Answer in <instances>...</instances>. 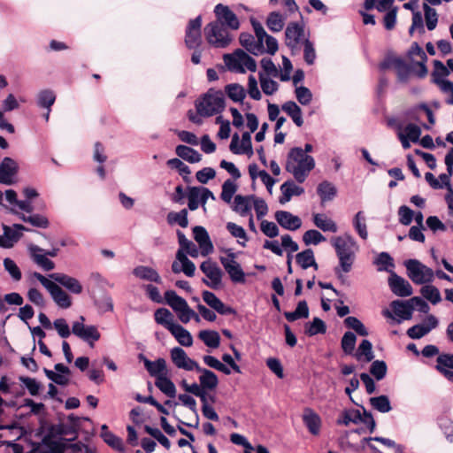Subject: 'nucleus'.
Masks as SVG:
<instances>
[{"label":"nucleus","mask_w":453,"mask_h":453,"mask_svg":"<svg viewBox=\"0 0 453 453\" xmlns=\"http://www.w3.org/2000/svg\"><path fill=\"white\" fill-rule=\"evenodd\" d=\"M331 243L339 259V266L334 269V272L338 278L342 279V273H348L351 271L358 245L349 234L333 237Z\"/></svg>","instance_id":"nucleus-1"},{"label":"nucleus","mask_w":453,"mask_h":453,"mask_svg":"<svg viewBox=\"0 0 453 453\" xmlns=\"http://www.w3.org/2000/svg\"><path fill=\"white\" fill-rule=\"evenodd\" d=\"M314 167L313 157L305 154L300 147L290 149L287 156L285 169L293 175L298 183L304 182Z\"/></svg>","instance_id":"nucleus-2"},{"label":"nucleus","mask_w":453,"mask_h":453,"mask_svg":"<svg viewBox=\"0 0 453 453\" xmlns=\"http://www.w3.org/2000/svg\"><path fill=\"white\" fill-rule=\"evenodd\" d=\"M196 112L203 117H211L225 109V96L220 90L210 88L196 101Z\"/></svg>","instance_id":"nucleus-3"},{"label":"nucleus","mask_w":453,"mask_h":453,"mask_svg":"<svg viewBox=\"0 0 453 453\" xmlns=\"http://www.w3.org/2000/svg\"><path fill=\"white\" fill-rule=\"evenodd\" d=\"M224 62L230 71L243 73L246 70L255 72L257 63L254 58L242 50H236L232 54L224 55Z\"/></svg>","instance_id":"nucleus-4"},{"label":"nucleus","mask_w":453,"mask_h":453,"mask_svg":"<svg viewBox=\"0 0 453 453\" xmlns=\"http://www.w3.org/2000/svg\"><path fill=\"white\" fill-rule=\"evenodd\" d=\"M32 277L39 280L40 283L47 289L58 306L63 309L71 307L72 299L70 296L65 292L59 285L55 283L50 278H46L44 275L37 272H35L32 274Z\"/></svg>","instance_id":"nucleus-5"},{"label":"nucleus","mask_w":453,"mask_h":453,"mask_svg":"<svg viewBox=\"0 0 453 453\" xmlns=\"http://www.w3.org/2000/svg\"><path fill=\"white\" fill-rule=\"evenodd\" d=\"M204 35L208 43L216 48H226L232 41L228 29L215 21L205 26Z\"/></svg>","instance_id":"nucleus-6"},{"label":"nucleus","mask_w":453,"mask_h":453,"mask_svg":"<svg viewBox=\"0 0 453 453\" xmlns=\"http://www.w3.org/2000/svg\"><path fill=\"white\" fill-rule=\"evenodd\" d=\"M408 277L418 285L430 283L434 280V272L417 259L404 262Z\"/></svg>","instance_id":"nucleus-7"},{"label":"nucleus","mask_w":453,"mask_h":453,"mask_svg":"<svg viewBox=\"0 0 453 453\" xmlns=\"http://www.w3.org/2000/svg\"><path fill=\"white\" fill-rule=\"evenodd\" d=\"M85 318L81 316L77 321H74L72 326V333L87 342L90 347H94L95 342H97L101 334L96 326L85 325Z\"/></svg>","instance_id":"nucleus-8"},{"label":"nucleus","mask_w":453,"mask_h":453,"mask_svg":"<svg viewBox=\"0 0 453 453\" xmlns=\"http://www.w3.org/2000/svg\"><path fill=\"white\" fill-rule=\"evenodd\" d=\"M219 261L234 283L245 282V273L235 260V254L231 250H227L226 256L220 257Z\"/></svg>","instance_id":"nucleus-9"},{"label":"nucleus","mask_w":453,"mask_h":453,"mask_svg":"<svg viewBox=\"0 0 453 453\" xmlns=\"http://www.w3.org/2000/svg\"><path fill=\"white\" fill-rule=\"evenodd\" d=\"M214 13L216 16L215 22H219L227 29L237 30L239 28V19L228 6L218 4L214 8Z\"/></svg>","instance_id":"nucleus-10"},{"label":"nucleus","mask_w":453,"mask_h":453,"mask_svg":"<svg viewBox=\"0 0 453 453\" xmlns=\"http://www.w3.org/2000/svg\"><path fill=\"white\" fill-rule=\"evenodd\" d=\"M380 67L382 70L393 68L401 82H406L412 72V67L399 58H388L380 64Z\"/></svg>","instance_id":"nucleus-11"},{"label":"nucleus","mask_w":453,"mask_h":453,"mask_svg":"<svg viewBox=\"0 0 453 453\" xmlns=\"http://www.w3.org/2000/svg\"><path fill=\"white\" fill-rule=\"evenodd\" d=\"M202 18L197 16L191 19L186 28L185 44L188 49H196L202 42L201 36Z\"/></svg>","instance_id":"nucleus-12"},{"label":"nucleus","mask_w":453,"mask_h":453,"mask_svg":"<svg viewBox=\"0 0 453 453\" xmlns=\"http://www.w3.org/2000/svg\"><path fill=\"white\" fill-rule=\"evenodd\" d=\"M170 357L173 365L185 371H196L200 366L195 360L190 358L185 350L180 347H174L170 351Z\"/></svg>","instance_id":"nucleus-13"},{"label":"nucleus","mask_w":453,"mask_h":453,"mask_svg":"<svg viewBox=\"0 0 453 453\" xmlns=\"http://www.w3.org/2000/svg\"><path fill=\"white\" fill-rule=\"evenodd\" d=\"M19 171L18 163L12 157H5L0 163V183L12 185L16 180Z\"/></svg>","instance_id":"nucleus-14"},{"label":"nucleus","mask_w":453,"mask_h":453,"mask_svg":"<svg viewBox=\"0 0 453 453\" xmlns=\"http://www.w3.org/2000/svg\"><path fill=\"white\" fill-rule=\"evenodd\" d=\"M49 278L58 285H61L69 292L74 295L82 293L83 288L81 283L74 277L62 273H53L49 274Z\"/></svg>","instance_id":"nucleus-15"},{"label":"nucleus","mask_w":453,"mask_h":453,"mask_svg":"<svg viewBox=\"0 0 453 453\" xmlns=\"http://www.w3.org/2000/svg\"><path fill=\"white\" fill-rule=\"evenodd\" d=\"M200 269L210 280V281L203 280V282L207 286L212 288H217L220 285L222 271L216 263L211 262V260H206L201 264Z\"/></svg>","instance_id":"nucleus-16"},{"label":"nucleus","mask_w":453,"mask_h":453,"mask_svg":"<svg viewBox=\"0 0 453 453\" xmlns=\"http://www.w3.org/2000/svg\"><path fill=\"white\" fill-rule=\"evenodd\" d=\"M251 133L244 132L242 135V140L240 141L239 135L234 134L232 137V141L230 143V150L234 154L242 155L247 154L251 156L253 154L252 143H251Z\"/></svg>","instance_id":"nucleus-17"},{"label":"nucleus","mask_w":453,"mask_h":453,"mask_svg":"<svg viewBox=\"0 0 453 453\" xmlns=\"http://www.w3.org/2000/svg\"><path fill=\"white\" fill-rule=\"evenodd\" d=\"M388 285L391 291L397 296L407 297L412 295L411 285L404 278L398 276L395 273H391L388 278Z\"/></svg>","instance_id":"nucleus-18"},{"label":"nucleus","mask_w":453,"mask_h":453,"mask_svg":"<svg viewBox=\"0 0 453 453\" xmlns=\"http://www.w3.org/2000/svg\"><path fill=\"white\" fill-rule=\"evenodd\" d=\"M286 44L292 50L296 49L304 40L303 26L297 22H290L285 31Z\"/></svg>","instance_id":"nucleus-19"},{"label":"nucleus","mask_w":453,"mask_h":453,"mask_svg":"<svg viewBox=\"0 0 453 453\" xmlns=\"http://www.w3.org/2000/svg\"><path fill=\"white\" fill-rule=\"evenodd\" d=\"M274 217L278 224L287 230L296 231L302 226L301 219L287 211H277Z\"/></svg>","instance_id":"nucleus-20"},{"label":"nucleus","mask_w":453,"mask_h":453,"mask_svg":"<svg viewBox=\"0 0 453 453\" xmlns=\"http://www.w3.org/2000/svg\"><path fill=\"white\" fill-rule=\"evenodd\" d=\"M28 252L32 260L43 270L51 271L55 268V263L47 257L43 249L35 244H30Z\"/></svg>","instance_id":"nucleus-21"},{"label":"nucleus","mask_w":453,"mask_h":453,"mask_svg":"<svg viewBox=\"0 0 453 453\" xmlns=\"http://www.w3.org/2000/svg\"><path fill=\"white\" fill-rule=\"evenodd\" d=\"M303 422L307 427L308 431L313 434L318 435L320 433L322 421L321 418L312 409L305 408L303 414Z\"/></svg>","instance_id":"nucleus-22"},{"label":"nucleus","mask_w":453,"mask_h":453,"mask_svg":"<svg viewBox=\"0 0 453 453\" xmlns=\"http://www.w3.org/2000/svg\"><path fill=\"white\" fill-rule=\"evenodd\" d=\"M409 303V300H395L391 302L390 307L397 317L396 322L398 324H401L403 320H409L412 318V306Z\"/></svg>","instance_id":"nucleus-23"},{"label":"nucleus","mask_w":453,"mask_h":453,"mask_svg":"<svg viewBox=\"0 0 453 453\" xmlns=\"http://www.w3.org/2000/svg\"><path fill=\"white\" fill-rule=\"evenodd\" d=\"M193 234L195 240L199 244L203 256H206L213 251V245L206 229L203 226H195L193 228Z\"/></svg>","instance_id":"nucleus-24"},{"label":"nucleus","mask_w":453,"mask_h":453,"mask_svg":"<svg viewBox=\"0 0 453 453\" xmlns=\"http://www.w3.org/2000/svg\"><path fill=\"white\" fill-rule=\"evenodd\" d=\"M143 365L148 371L149 374L156 380L167 375L168 369L166 366V361L164 358H157L155 361H150L143 357Z\"/></svg>","instance_id":"nucleus-25"},{"label":"nucleus","mask_w":453,"mask_h":453,"mask_svg":"<svg viewBox=\"0 0 453 453\" xmlns=\"http://www.w3.org/2000/svg\"><path fill=\"white\" fill-rule=\"evenodd\" d=\"M12 213L17 215L23 222L29 223L31 226L38 228H48L50 226V221L44 215L35 213L26 215L21 211L12 209Z\"/></svg>","instance_id":"nucleus-26"},{"label":"nucleus","mask_w":453,"mask_h":453,"mask_svg":"<svg viewBox=\"0 0 453 453\" xmlns=\"http://www.w3.org/2000/svg\"><path fill=\"white\" fill-rule=\"evenodd\" d=\"M281 196L279 199L280 203L285 204L289 202L292 196L303 194L304 189L296 185L293 180H287L280 186Z\"/></svg>","instance_id":"nucleus-27"},{"label":"nucleus","mask_w":453,"mask_h":453,"mask_svg":"<svg viewBox=\"0 0 453 453\" xmlns=\"http://www.w3.org/2000/svg\"><path fill=\"white\" fill-rule=\"evenodd\" d=\"M196 372L201 373L199 382L204 391L213 390L218 387L219 379L212 371L199 366Z\"/></svg>","instance_id":"nucleus-28"},{"label":"nucleus","mask_w":453,"mask_h":453,"mask_svg":"<svg viewBox=\"0 0 453 453\" xmlns=\"http://www.w3.org/2000/svg\"><path fill=\"white\" fill-rule=\"evenodd\" d=\"M203 299L211 308L215 310L219 314L225 315L233 312V310L230 307H226L222 301L218 298L212 292L203 291Z\"/></svg>","instance_id":"nucleus-29"},{"label":"nucleus","mask_w":453,"mask_h":453,"mask_svg":"<svg viewBox=\"0 0 453 453\" xmlns=\"http://www.w3.org/2000/svg\"><path fill=\"white\" fill-rule=\"evenodd\" d=\"M312 221L323 232L336 233L338 231L337 224L324 213H314L312 215Z\"/></svg>","instance_id":"nucleus-30"},{"label":"nucleus","mask_w":453,"mask_h":453,"mask_svg":"<svg viewBox=\"0 0 453 453\" xmlns=\"http://www.w3.org/2000/svg\"><path fill=\"white\" fill-rule=\"evenodd\" d=\"M252 196H235L233 210L242 217L250 215Z\"/></svg>","instance_id":"nucleus-31"},{"label":"nucleus","mask_w":453,"mask_h":453,"mask_svg":"<svg viewBox=\"0 0 453 453\" xmlns=\"http://www.w3.org/2000/svg\"><path fill=\"white\" fill-rule=\"evenodd\" d=\"M281 109L286 112L297 127H302L303 119L302 116V110L294 101H288L284 103Z\"/></svg>","instance_id":"nucleus-32"},{"label":"nucleus","mask_w":453,"mask_h":453,"mask_svg":"<svg viewBox=\"0 0 453 453\" xmlns=\"http://www.w3.org/2000/svg\"><path fill=\"white\" fill-rule=\"evenodd\" d=\"M175 152L178 157L192 164L198 163L202 159V155L197 150L185 145H178Z\"/></svg>","instance_id":"nucleus-33"},{"label":"nucleus","mask_w":453,"mask_h":453,"mask_svg":"<svg viewBox=\"0 0 453 453\" xmlns=\"http://www.w3.org/2000/svg\"><path fill=\"white\" fill-rule=\"evenodd\" d=\"M170 332L180 345L190 347L193 344L192 335L180 325L176 324L174 326H172Z\"/></svg>","instance_id":"nucleus-34"},{"label":"nucleus","mask_w":453,"mask_h":453,"mask_svg":"<svg viewBox=\"0 0 453 453\" xmlns=\"http://www.w3.org/2000/svg\"><path fill=\"white\" fill-rule=\"evenodd\" d=\"M155 386L166 396L174 398L176 396V387L170 380L168 374L155 380Z\"/></svg>","instance_id":"nucleus-35"},{"label":"nucleus","mask_w":453,"mask_h":453,"mask_svg":"<svg viewBox=\"0 0 453 453\" xmlns=\"http://www.w3.org/2000/svg\"><path fill=\"white\" fill-rule=\"evenodd\" d=\"M225 92L229 99L234 103H242L246 97L245 88L238 83H230L225 87Z\"/></svg>","instance_id":"nucleus-36"},{"label":"nucleus","mask_w":453,"mask_h":453,"mask_svg":"<svg viewBox=\"0 0 453 453\" xmlns=\"http://www.w3.org/2000/svg\"><path fill=\"white\" fill-rule=\"evenodd\" d=\"M336 192L334 185L327 180L322 181L317 188V193L322 203L332 201L336 196Z\"/></svg>","instance_id":"nucleus-37"},{"label":"nucleus","mask_w":453,"mask_h":453,"mask_svg":"<svg viewBox=\"0 0 453 453\" xmlns=\"http://www.w3.org/2000/svg\"><path fill=\"white\" fill-rule=\"evenodd\" d=\"M180 249L179 250H183V252L187 255H189L192 257H197L199 255V250L191 241L186 238L185 234L181 231L177 232Z\"/></svg>","instance_id":"nucleus-38"},{"label":"nucleus","mask_w":453,"mask_h":453,"mask_svg":"<svg viewBox=\"0 0 453 453\" xmlns=\"http://www.w3.org/2000/svg\"><path fill=\"white\" fill-rule=\"evenodd\" d=\"M154 316L156 322L164 326L169 331L172 326L177 324L174 322L173 315L165 308L157 309Z\"/></svg>","instance_id":"nucleus-39"},{"label":"nucleus","mask_w":453,"mask_h":453,"mask_svg":"<svg viewBox=\"0 0 453 453\" xmlns=\"http://www.w3.org/2000/svg\"><path fill=\"white\" fill-rule=\"evenodd\" d=\"M361 420V412L358 410L349 409L344 410L341 416L337 418L338 425L349 426V424H358Z\"/></svg>","instance_id":"nucleus-40"},{"label":"nucleus","mask_w":453,"mask_h":453,"mask_svg":"<svg viewBox=\"0 0 453 453\" xmlns=\"http://www.w3.org/2000/svg\"><path fill=\"white\" fill-rule=\"evenodd\" d=\"M56 101V94L51 89H43L41 90L37 95V105L41 108L47 109V111H51V106L54 104Z\"/></svg>","instance_id":"nucleus-41"},{"label":"nucleus","mask_w":453,"mask_h":453,"mask_svg":"<svg viewBox=\"0 0 453 453\" xmlns=\"http://www.w3.org/2000/svg\"><path fill=\"white\" fill-rule=\"evenodd\" d=\"M296 263L303 268L307 269L311 266L314 269H318V265L314 258V253L312 250L307 249L296 256Z\"/></svg>","instance_id":"nucleus-42"},{"label":"nucleus","mask_w":453,"mask_h":453,"mask_svg":"<svg viewBox=\"0 0 453 453\" xmlns=\"http://www.w3.org/2000/svg\"><path fill=\"white\" fill-rule=\"evenodd\" d=\"M198 336L209 348L216 349L219 346L220 336L216 331L203 330L199 333Z\"/></svg>","instance_id":"nucleus-43"},{"label":"nucleus","mask_w":453,"mask_h":453,"mask_svg":"<svg viewBox=\"0 0 453 453\" xmlns=\"http://www.w3.org/2000/svg\"><path fill=\"white\" fill-rule=\"evenodd\" d=\"M166 303L176 312L182 307H186L187 301L178 296L175 291L168 290L165 293Z\"/></svg>","instance_id":"nucleus-44"},{"label":"nucleus","mask_w":453,"mask_h":453,"mask_svg":"<svg viewBox=\"0 0 453 453\" xmlns=\"http://www.w3.org/2000/svg\"><path fill=\"white\" fill-rule=\"evenodd\" d=\"M101 436L104 439V441L111 448L122 451L123 450V441L122 440L113 434L111 432L107 430V426L104 425L102 426V433Z\"/></svg>","instance_id":"nucleus-45"},{"label":"nucleus","mask_w":453,"mask_h":453,"mask_svg":"<svg viewBox=\"0 0 453 453\" xmlns=\"http://www.w3.org/2000/svg\"><path fill=\"white\" fill-rule=\"evenodd\" d=\"M356 357L358 360H365L370 362L373 359L374 355L372 352V345L370 341L363 340L358 346Z\"/></svg>","instance_id":"nucleus-46"},{"label":"nucleus","mask_w":453,"mask_h":453,"mask_svg":"<svg viewBox=\"0 0 453 453\" xmlns=\"http://www.w3.org/2000/svg\"><path fill=\"white\" fill-rule=\"evenodd\" d=\"M241 45L253 55H261L259 48L255 45L256 38L249 33H242L239 37Z\"/></svg>","instance_id":"nucleus-47"},{"label":"nucleus","mask_w":453,"mask_h":453,"mask_svg":"<svg viewBox=\"0 0 453 453\" xmlns=\"http://www.w3.org/2000/svg\"><path fill=\"white\" fill-rule=\"evenodd\" d=\"M370 403L373 409L381 413H387L392 410L388 397L384 395L370 398Z\"/></svg>","instance_id":"nucleus-48"},{"label":"nucleus","mask_w":453,"mask_h":453,"mask_svg":"<svg viewBox=\"0 0 453 453\" xmlns=\"http://www.w3.org/2000/svg\"><path fill=\"white\" fill-rule=\"evenodd\" d=\"M326 326L322 319L314 318L311 322L306 323L304 332L309 336L326 333Z\"/></svg>","instance_id":"nucleus-49"},{"label":"nucleus","mask_w":453,"mask_h":453,"mask_svg":"<svg viewBox=\"0 0 453 453\" xmlns=\"http://www.w3.org/2000/svg\"><path fill=\"white\" fill-rule=\"evenodd\" d=\"M167 221L170 225L177 224L181 227H187L188 225L187 209H182L179 212H169L167 215Z\"/></svg>","instance_id":"nucleus-50"},{"label":"nucleus","mask_w":453,"mask_h":453,"mask_svg":"<svg viewBox=\"0 0 453 453\" xmlns=\"http://www.w3.org/2000/svg\"><path fill=\"white\" fill-rule=\"evenodd\" d=\"M176 259L181 264L182 272L188 276L192 277L195 274L196 265L188 258L183 250H178L176 253Z\"/></svg>","instance_id":"nucleus-51"},{"label":"nucleus","mask_w":453,"mask_h":453,"mask_svg":"<svg viewBox=\"0 0 453 453\" xmlns=\"http://www.w3.org/2000/svg\"><path fill=\"white\" fill-rule=\"evenodd\" d=\"M353 226L358 235L366 240L368 237L367 226L365 224V217L363 211H358L353 219Z\"/></svg>","instance_id":"nucleus-52"},{"label":"nucleus","mask_w":453,"mask_h":453,"mask_svg":"<svg viewBox=\"0 0 453 453\" xmlns=\"http://www.w3.org/2000/svg\"><path fill=\"white\" fill-rule=\"evenodd\" d=\"M284 18L277 12H273L269 14L266 25L273 32H280L284 27Z\"/></svg>","instance_id":"nucleus-53"},{"label":"nucleus","mask_w":453,"mask_h":453,"mask_svg":"<svg viewBox=\"0 0 453 453\" xmlns=\"http://www.w3.org/2000/svg\"><path fill=\"white\" fill-rule=\"evenodd\" d=\"M259 81L261 88L265 95L271 96L274 94L279 88L278 83L267 77L263 73H259Z\"/></svg>","instance_id":"nucleus-54"},{"label":"nucleus","mask_w":453,"mask_h":453,"mask_svg":"<svg viewBox=\"0 0 453 453\" xmlns=\"http://www.w3.org/2000/svg\"><path fill=\"white\" fill-rule=\"evenodd\" d=\"M421 294L433 304H437L441 301V296L439 289L432 285H426L421 288Z\"/></svg>","instance_id":"nucleus-55"},{"label":"nucleus","mask_w":453,"mask_h":453,"mask_svg":"<svg viewBox=\"0 0 453 453\" xmlns=\"http://www.w3.org/2000/svg\"><path fill=\"white\" fill-rule=\"evenodd\" d=\"M426 25L428 30H434L438 22V14L436 11L430 7L427 4H423Z\"/></svg>","instance_id":"nucleus-56"},{"label":"nucleus","mask_w":453,"mask_h":453,"mask_svg":"<svg viewBox=\"0 0 453 453\" xmlns=\"http://www.w3.org/2000/svg\"><path fill=\"white\" fill-rule=\"evenodd\" d=\"M357 337L354 333L348 331L346 332L341 342V346L343 352L346 355H350L353 353L356 346Z\"/></svg>","instance_id":"nucleus-57"},{"label":"nucleus","mask_w":453,"mask_h":453,"mask_svg":"<svg viewBox=\"0 0 453 453\" xmlns=\"http://www.w3.org/2000/svg\"><path fill=\"white\" fill-rule=\"evenodd\" d=\"M344 324L347 327L353 329L359 335L366 336L369 334L365 325L356 317H347L344 319Z\"/></svg>","instance_id":"nucleus-58"},{"label":"nucleus","mask_w":453,"mask_h":453,"mask_svg":"<svg viewBox=\"0 0 453 453\" xmlns=\"http://www.w3.org/2000/svg\"><path fill=\"white\" fill-rule=\"evenodd\" d=\"M226 229L234 237L239 239L238 242L240 245L245 247L246 242L248 241V237L243 227L238 226L235 223L228 222L226 224Z\"/></svg>","instance_id":"nucleus-59"},{"label":"nucleus","mask_w":453,"mask_h":453,"mask_svg":"<svg viewBox=\"0 0 453 453\" xmlns=\"http://www.w3.org/2000/svg\"><path fill=\"white\" fill-rule=\"evenodd\" d=\"M4 231L5 233H8V236L10 237L11 241L14 244L22 236V233H21L22 231L29 232V231H31V229L21 225V224H13L12 226H4Z\"/></svg>","instance_id":"nucleus-60"},{"label":"nucleus","mask_w":453,"mask_h":453,"mask_svg":"<svg viewBox=\"0 0 453 453\" xmlns=\"http://www.w3.org/2000/svg\"><path fill=\"white\" fill-rule=\"evenodd\" d=\"M236 190L237 185L234 183V181L226 180L222 185V191L220 195L221 199L225 203H230Z\"/></svg>","instance_id":"nucleus-61"},{"label":"nucleus","mask_w":453,"mask_h":453,"mask_svg":"<svg viewBox=\"0 0 453 453\" xmlns=\"http://www.w3.org/2000/svg\"><path fill=\"white\" fill-rule=\"evenodd\" d=\"M199 187L188 188L187 197L188 200V207L190 211H196L201 204V195Z\"/></svg>","instance_id":"nucleus-62"},{"label":"nucleus","mask_w":453,"mask_h":453,"mask_svg":"<svg viewBox=\"0 0 453 453\" xmlns=\"http://www.w3.org/2000/svg\"><path fill=\"white\" fill-rule=\"evenodd\" d=\"M203 361L207 366L213 368L217 371H219L226 375H229L231 373V370L226 365H224L219 359H217L216 357H214L212 356H210V355L203 356Z\"/></svg>","instance_id":"nucleus-63"},{"label":"nucleus","mask_w":453,"mask_h":453,"mask_svg":"<svg viewBox=\"0 0 453 453\" xmlns=\"http://www.w3.org/2000/svg\"><path fill=\"white\" fill-rule=\"evenodd\" d=\"M303 241L306 245H318L319 243L325 242L326 237L319 231L311 229L303 234Z\"/></svg>","instance_id":"nucleus-64"}]
</instances>
